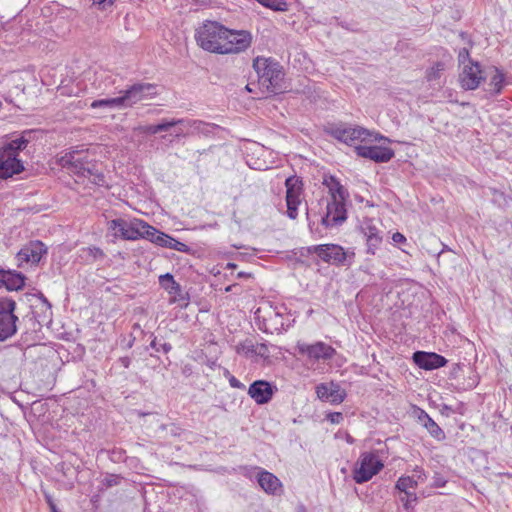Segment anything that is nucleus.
Instances as JSON below:
<instances>
[{
	"label": "nucleus",
	"mask_w": 512,
	"mask_h": 512,
	"mask_svg": "<svg viewBox=\"0 0 512 512\" xmlns=\"http://www.w3.org/2000/svg\"><path fill=\"white\" fill-rule=\"evenodd\" d=\"M297 349L299 353L307 355L308 358L319 361V360H330L335 355V349L323 342H317L315 344L298 343Z\"/></svg>",
	"instance_id": "14"
},
{
	"label": "nucleus",
	"mask_w": 512,
	"mask_h": 512,
	"mask_svg": "<svg viewBox=\"0 0 512 512\" xmlns=\"http://www.w3.org/2000/svg\"><path fill=\"white\" fill-rule=\"evenodd\" d=\"M170 249H174L180 252H187L188 246L180 241H177L176 239L171 237V244L168 246Z\"/></svg>",
	"instance_id": "39"
},
{
	"label": "nucleus",
	"mask_w": 512,
	"mask_h": 512,
	"mask_svg": "<svg viewBox=\"0 0 512 512\" xmlns=\"http://www.w3.org/2000/svg\"><path fill=\"white\" fill-rule=\"evenodd\" d=\"M401 502L403 503V506L406 508V509H409L411 507V504L414 502L411 500V497H408V496H403L401 497Z\"/></svg>",
	"instance_id": "45"
},
{
	"label": "nucleus",
	"mask_w": 512,
	"mask_h": 512,
	"mask_svg": "<svg viewBox=\"0 0 512 512\" xmlns=\"http://www.w3.org/2000/svg\"><path fill=\"white\" fill-rule=\"evenodd\" d=\"M326 214L322 217V224L326 227L342 224L346 218V200H331L327 203Z\"/></svg>",
	"instance_id": "15"
},
{
	"label": "nucleus",
	"mask_w": 512,
	"mask_h": 512,
	"mask_svg": "<svg viewBox=\"0 0 512 512\" xmlns=\"http://www.w3.org/2000/svg\"><path fill=\"white\" fill-rule=\"evenodd\" d=\"M251 44L252 35L249 31L226 28L223 46H221L219 54H239L246 51Z\"/></svg>",
	"instance_id": "10"
},
{
	"label": "nucleus",
	"mask_w": 512,
	"mask_h": 512,
	"mask_svg": "<svg viewBox=\"0 0 512 512\" xmlns=\"http://www.w3.org/2000/svg\"><path fill=\"white\" fill-rule=\"evenodd\" d=\"M29 140L22 135L0 147V180L8 179L24 171L19 153L23 151Z\"/></svg>",
	"instance_id": "3"
},
{
	"label": "nucleus",
	"mask_w": 512,
	"mask_h": 512,
	"mask_svg": "<svg viewBox=\"0 0 512 512\" xmlns=\"http://www.w3.org/2000/svg\"><path fill=\"white\" fill-rule=\"evenodd\" d=\"M157 95L156 85L151 83H136L121 92L123 108H130L137 103L151 100Z\"/></svg>",
	"instance_id": "11"
},
{
	"label": "nucleus",
	"mask_w": 512,
	"mask_h": 512,
	"mask_svg": "<svg viewBox=\"0 0 512 512\" xmlns=\"http://www.w3.org/2000/svg\"><path fill=\"white\" fill-rule=\"evenodd\" d=\"M145 238L162 247L168 248L171 244V237L165 233L159 232L154 227H152L151 232L149 231Z\"/></svg>",
	"instance_id": "31"
},
{
	"label": "nucleus",
	"mask_w": 512,
	"mask_h": 512,
	"mask_svg": "<svg viewBox=\"0 0 512 512\" xmlns=\"http://www.w3.org/2000/svg\"><path fill=\"white\" fill-rule=\"evenodd\" d=\"M159 284L160 286L168 292L171 296L170 302H184L187 304L188 297L187 294L183 292L179 283L174 280V277L170 273H166L159 276Z\"/></svg>",
	"instance_id": "20"
},
{
	"label": "nucleus",
	"mask_w": 512,
	"mask_h": 512,
	"mask_svg": "<svg viewBox=\"0 0 512 512\" xmlns=\"http://www.w3.org/2000/svg\"><path fill=\"white\" fill-rule=\"evenodd\" d=\"M485 71L481 69L478 62H469L462 67L459 75L461 87L466 90H475L485 79Z\"/></svg>",
	"instance_id": "12"
},
{
	"label": "nucleus",
	"mask_w": 512,
	"mask_h": 512,
	"mask_svg": "<svg viewBox=\"0 0 512 512\" xmlns=\"http://www.w3.org/2000/svg\"><path fill=\"white\" fill-rule=\"evenodd\" d=\"M194 122H197L198 125L196 127H185L182 125H176L174 126V132L173 135L175 138H185L191 134L201 132L203 130V127L207 126L206 123L199 121V120H193Z\"/></svg>",
	"instance_id": "28"
},
{
	"label": "nucleus",
	"mask_w": 512,
	"mask_h": 512,
	"mask_svg": "<svg viewBox=\"0 0 512 512\" xmlns=\"http://www.w3.org/2000/svg\"><path fill=\"white\" fill-rule=\"evenodd\" d=\"M248 394L257 404H265L272 398L273 387L267 381L258 380L250 385Z\"/></svg>",
	"instance_id": "22"
},
{
	"label": "nucleus",
	"mask_w": 512,
	"mask_h": 512,
	"mask_svg": "<svg viewBox=\"0 0 512 512\" xmlns=\"http://www.w3.org/2000/svg\"><path fill=\"white\" fill-rule=\"evenodd\" d=\"M106 480H107L108 486H112V485H116L117 484V481H116V479L113 476H111L110 478H108Z\"/></svg>",
	"instance_id": "51"
},
{
	"label": "nucleus",
	"mask_w": 512,
	"mask_h": 512,
	"mask_svg": "<svg viewBox=\"0 0 512 512\" xmlns=\"http://www.w3.org/2000/svg\"><path fill=\"white\" fill-rule=\"evenodd\" d=\"M90 106L93 109H96V108L124 109L121 95L118 97H114V98L94 100Z\"/></svg>",
	"instance_id": "29"
},
{
	"label": "nucleus",
	"mask_w": 512,
	"mask_h": 512,
	"mask_svg": "<svg viewBox=\"0 0 512 512\" xmlns=\"http://www.w3.org/2000/svg\"><path fill=\"white\" fill-rule=\"evenodd\" d=\"M150 347L153 348L156 352L163 351L164 353H169L172 349V346L169 343L158 345L156 338L151 341Z\"/></svg>",
	"instance_id": "38"
},
{
	"label": "nucleus",
	"mask_w": 512,
	"mask_h": 512,
	"mask_svg": "<svg viewBox=\"0 0 512 512\" xmlns=\"http://www.w3.org/2000/svg\"><path fill=\"white\" fill-rule=\"evenodd\" d=\"M383 467V463L375 454L369 452L362 453L355 464L353 479L359 484L367 482L380 472Z\"/></svg>",
	"instance_id": "8"
},
{
	"label": "nucleus",
	"mask_w": 512,
	"mask_h": 512,
	"mask_svg": "<svg viewBox=\"0 0 512 512\" xmlns=\"http://www.w3.org/2000/svg\"><path fill=\"white\" fill-rule=\"evenodd\" d=\"M323 184L328 188L331 200L342 201L349 197L347 189L334 176H325Z\"/></svg>",
	"instance_id": "25"
},
{
	"label": "nucleus",
	"mask_w": 512,
	"mask_h": 512,
	"mask_svg": "<svg viewBox=\"0 0 512 512\" xmlns=\"http://www.w3.org/2000/svg\"><path fill=\"white\" fill-rule=\"evenodd\" d=\"M254 355L268 358L269 357V348L265 343L255 344Z\"/></svg>",
	"instance_id": "36"
},
{
	"label": "nucleus",
	"mask_w": 512,
	"mask_h": 512,
	"mask_svg": "<svg viewBox=\"0 0 512 512\" xmlns=\"http://www.w3.org/2000/svg\"><path fill=\"white\" fill-rule=\"evenodd\" d=\"M226 27L215 21H207L197 29L195 38L197 44L211 53H220L223 46Z\"/></svg>",
	"instance_id": "4"
},
{
	"label": "nucleus",
	"mask_w": 512,
	"mask_h": 512,
	"mask_svg": "<svg viewBox=\"0 0 512 512\" xmlns=\"http://www.w3.org/2000/svg\"><path fill=\"white\" fill-rule=\"evenodd\" d=\"M93 1H94V3L102 5L103 8L112 5L114 2V0H93Z\"/></svg>",
	"instance_id": "47"
},
{
	"label": "nucleus",
	"mask_w": 512,
	"mask_h": 512,
	"mask_svg": "<svg viewBox=\"0 0 512 512\" xmlns=\"http://www.w3.org/2000/svg\"><path fill=\"white\" fill-rule=\"evenodd\" d=\"M287 188L286 191V203H287V215L291 219H296L298 216L297 209L300 204V186L299 180L295 177H289L285 181Z\"/></svg>",
	"instance_id": "17"
},
{
	"label": "nucleus",
	"mask_w": 512,
	"mask_h": 512,
	"mask_svg": "<svg viewBox=\"0 0 512 512\" xmlns=\"http://www.w3.org/2000/svg\"><path fill=\"white\" fill-rule=\"evenodd\" d=\"M46 253L47 248L41 241H31L17 253L18 266L37 264Z\"/></svg>",
	"instance_id": "13"
},
{
	"label": "nucleus",
	"mask_w": 512,
	"mask_h": 512,
	"mask_svg": "<svg viewBox=\"0 0 512 512\" xmlns=\"http://www.w3.org/2000/svg\"><path fill=\"white\" fill-rule=\"evenodd\" d=\"M137 130L142 132V133L151 134V135L159 133L158 124H156V125L139 126L137 128Z\"/></svg>",
	"instance_id": "40"
},
{
	"label": "nucleus",
	"mask_w": 512,
	"mask_h": 512,
	"mask_svg": "<svg viewBox=\"0 0 512 512\" xmlns=\"http://www.w3.org/2000/svg\"><path fill=\"white\" fill-rule=\"evenodd\" d=\"M257 481L268 494H276L282 486L280 480L274 474L262 469L257 473Z\"/></svg>",
	"instance_id": "24"
},
{
	"label": "nucleus",
	"mask_w": 512,
	"mask_h": 512,
	"mask_svg": "<svg viewBox=\"0 0 512 512\" xmlns=\"http://www.w3.org/2000/svg\"><path fill=\"white\" fill-rule=\"evenodd\" d=\"M176 125H182L185 127H193V126L196 127V125H198V123L194 122L190 119H171V120L164 119L158 124L159 132L169 131Z\"/></svg>",
	"instance_id": "30"
},
{
	"label": "nucleus",
	"mask_w": 512,
	"mask_h": 512,
	"mask_svg": "<svg viewBox=\"0 0 512 512\" xmlns=\"http://www.w3.org/2000/svg\"><path fill=\"white\" fill-rule=\"evenodd\" d=\"M301 511H302V512H305V510H304L303 508L301 509Z\"/></svg>",
	"instance_id": "52"
},
{
	"label": "nucleus",
	"mask_w": 512,
	"mask_h": 512,
	"mask_svg": "<svg viewBox=\"0 0 512 512\" xmlns=\"http://www.w3.org/2000/svg\"><path fill=\"white\" fill-rule=\"evenodd\" d=\"M328 133L335 139L347 144L354 145L357 141L365 142L378 139H384L374 132L362 127H352L346 124H339L331 127Z\"/></svg>",
	"instance_id": "7"
},
{
	"label": "nucleus",
	"mask_w": 512,
	"mask_h": 512,
	"mask_svg": "<svg viewBox=\"0 0 512 512\" xmlns=\"http://www.w3.org/2000/svg\"><path fill=\"white\" fill-rule=\"evenodd\" d=\"M261 5L274 11H286L287 3L285 0H257Z\"/></svg>",
	"instance_id": "35"
},
{
	"label": "nucleus",
	"mask_w": 512,
	"mask_h": 512,
	"mask_svg": "<svg viewBox=\"0 0 512 512\" xmlns=\"http://www.w3.org/2000/svg\"><path fill=\"white\" fill-rule=\"evenodd\" d=\"M485 78L489 77L487 92L491 95L499 94L504 86V74L496 67H491L485 71Z\"/></svg>",
	"instance_id": "26"
},
{
	"label": "nucleus",
	"mask_w": 512,
	"mask_h": 512,
	"mask_svg": "<svg viewBox=\"0 0 512 512\" xmlns=\"http://www.w3.org/2000/svg\"><path fill=\"white\" fill-rule=\"evenodd\" d=\"M45 499L51 509V512H58L57 507L54 504L53 499L49 494H45Z\"/></svg>",
	"instance_id": "44"
},
{
	"label": "nucleus",
	"mask_w": 512,
	"mask_h": 512,
	"mask_svg": "<svg viewBox=\"0 0 512 512\" xmlns=\"http://www.w3.org/2000/svg\"><path fill=\"white\" fill-rule=\"evenodd\" d=\"M430 418L431 417L424 410H419L418 420L422 425Z\"/></svg>",
	"instance_id": "42"
},
{
	"label": "nucleus",
	"mask_w": 512,
	"mask_h": 512,
	"mask_svg": "<svg viewBox=\"0 0 512 512\" xmlns=\"http://www.w3.org/2000/svg\"><path fill=\"white\" fill-rule=\"evenodd\" d=\"M392 240L395 242V243H403L406 241V238L403 234H401L400 232H396L392 235Z\"/></svg>",
	"instance_id": "43"
},
{
	"label": "nucleus",
	"mask_w": 512,
	"mask_h": 512,
	"mask_svg": "<svg viewBox=\"0 0 512 512\" xmlns=\"http://www.w3.org/2000/svg\"><path fill=\"white\" fill-rule=\"evenodd\" d=\"M414 362L422 369L433 370L443 367L447 360L436 353L417 351L413 354Z\"/></svg>",
	"instance_id": "21"
},
{
	"label": "nucleus",
	"mask_w": 512,
	"mask_h": 512,
	"mask_svg": "<svg viewBox=\"0 0 512 512\" xmlns=\"http://www.w3.org/2000/svg\"><path fill=\"white\" fill-rule=\"evenodd\" d=\"M360 229L366 238L367 253L374 255L382 242L381 231L371 219L364 220Z\"/></svg>",
	"instance_id": "18"
},
{
	"label": "nucleus",
	"mask_w": 512,
	"mask_h": 512,
	"mask_svg": "<svg viewBox=\"0 0 512 512\" xmlns=\"http://www.w3.org/2000/svg\"><path fill=\"white\" fill-rule=\"evenodd\" d=\"M309 251L316 254L322 261L336 266L351 265L355 256L352 250H345L337 244L315 245Z\"/></svg>",
	"instance_id": "6"
},
{
	"label": "nucleus",
	"mask_w": 512,
	"mask_h": 512,
	"mask_svg": "<svg viewBox=\"0 0 512 512\" xmlns=\"http://www.w3.org/2000/svg\"><path fill=\"white\" fill-rule=\"evenodd\" d=\"M89 150L73 149L61 155L57 163L69 173L78 177L88 178L91 183L102 185L104 175L98 169L97 162L91 157Z\"/></svg>",
	"instance_id": "1"
},
{
	"label": "nucleus",
	"mask_w": 512,
	"mask_h": 512,
	"mask_svg": "<svg viewBox=\"0 0 512 512\" xmlns=\"http://www.w3.org/2000/svg\"><path fill=\"white\" fill-rule=\"evenodd\" d=\"M445 483H446V481L443 478L438 477L434 481V486L435 487H443L445 485Z\"/></svg>",
	"instance_id": "49"
},
{
	"label": "nucleus",
	"mask_w": 512,
	"mask_h": 512,
	"mask_svg": "<svg viewBox=\"0 0 512 512\" xmlns=\"http://www.w3.org/2000/svg\"><path fill=\"white\" fill-rule=\"evenodd\" d=\"M423 427L426 428L428 433L433 438H435L437 440H443L445 438V434H444L443 430L438 426V424L432 418L427 420L424 423Z\"/></svg>",
	"instance_id": "32"
},
{
	"label": "nucleus",
	"mask_w": 512,
	"mask_h": 512,
	"mask_svg": "<svg viewBox=\"0 0 512 512\" xmlns=\"http://www.w3.org/2000/svg\"><path fill=\"white\" fill-rule=\"evenodd\" d=\"M24 281L25 276L19 272L0 270V286L4 285L7 290L22 289Z\"/></svg>",
	"instance_id": "23"
},
{
	"label": "nucleus",
	"mask_w": 512,
	"mask_h": 512,
	"mask_svg": "<svg viewBox=\"0 0 512 512\" xmlns=\"http://www.w3.org/2000/svg\"><path fill=\"white\" fill-rule=\"evenodd\" d=\"M316 393L319 399L333 404H339L344 401L346 393L339 384L334 382L321 383L316 387Z\"/></svg>",
	"instance_id": "19"
},
{
	"label": "nucleus",
	"mask_w": 512,
	"mask_h": 512,
	"mask_svg": "<svg viewBox=\"0 0 512 512\" xmlns=\"http://www.w3.org/2000/svg\"><path fill=\"white\" fill-rule=\"evenodd\" d=\"M16 302L10 298H0V342L17 332L18 317L14 314Z\"/></svg>",
	"instance_id": "9"
},
{
	"label": "nucleus",
	"mask_w": 512,
	"mask_h": 512,
	"mask_svg": "<svg viewBox=\"0 0 512 512\" xmlns=\"http://www.w3.org/2000/svg\"><path fill=\"white\" fill-rule=\"evenodd\" d=\"M414 473H415V474H414V476H413V477H416V478H417V479H416L417 481H420V482H424V481H425V479H426V474H425V472H424L421 468L416 467V469L414 470Z\"/></svg>",
	"instance_id": "41"
},
{
	"label": "nucleus",
	"mask_w": 512,
	"mask_h": 512,
	"mask_svg": "<svg viewBox=\"0 0 512 512\" xmlns=\"http://www.w3.org/2000/svg\"><path fill=\"white\" fill-rule=\"evenodd\" d=\"M253 68L257 73L259 84L267 92L278 94L285 88L283 86V67L275 59L257 56L253 60Z\"/></svg>",
	"instance_id": "2"
},
{
	"label": "nucleus",
	"mask_w": 512,
	"mask_h": 512,
	"mask_svg": "<svg viewBox=\"0 0 512 512\" xmlns=\"http://www.w3.org/2000/svg\"><path fill=\"white\" fill-rule=\"evenodd\" d=\"M458 62L461 67H463L465 64H468L469 62H474L469 57V51L467 48H463L458 53Z\"/></svg>",
	"instance_id": "37"
},
{
	"label": "nucleus",
	"mask_w": 512,
	"mask_h": 512,
	"mask_svg": "<svg viewBox=\"0 0 512 512\" xmlns=\"http://www.w3.org/2000/svg\"><path fill=\"white\" fill-rule=\"evenodd\" d=\"M331 417V422L332 423H338L340 419H342V414L341 413H333L330 415Z\"/></svg>",
	"instance_id": "48"
},
{
	"label": "nucleus",
	"mask_w": 512,
	"mask_h": 512,
	"mask_svg": "<svg viewBox=\"0 0 512 512\" xmlns=\"http://www.w3.org/2000/svg\"><path fill=\"white\" fill-rule=\"evenodd\" d=\"M119 363L124 367V368H128L131 364V359L127 356L125 357H121L119 359Z\"/></svg>",
	"instance_id": "46"
},
{
	"label": "nucleus",
	"mask_w": 512,
	"mask_h": 512,
	"mask_svg": "<svg viewBox=\"0 0 512 512\" xmlns=\"http://www.w3.org/2000/svg\"><path fill=\"white\" fill-rule=\"evenodd\" d=\"M418 486V481L414 477L402 476L396 482V489L403 492L406 496L411 497L412 501H417V495L414 490Z\"/></svg>",
	"instance_id": "27"
},
{
	"label": "nucleus",
	"mask_w": 512,
	"mask_h": 512,
	"mask_svg": "<svg viewBox=\"0 0 512 512\" xmlns=\"http://www.w3.org/2000/svg\"><path fill=\"white\" fill-rule=\"evenodd\" d=\"M444 70H445V64L443 62H437L427 71V73H426L427 80L429 82L439 80L441 78Z\"/></svg>",
	"instance_id": "33"
},
{
	"label": "nucleus",
	"mask_w": 512,
	"mask_h": 512,
	"mask_svg": "<svg viewBox=\"0 0 512 512\" xmlns=\"http://www.w3.org/2000/svg\"><path fill=\"white\" fill-rule=\"evenodd\" d=\"M109 229L114 231L115 236L126 240H137L146 237L149 231L151 232L152 226L136 218L132 220L117 218L109 222Z\"/></svg>",
	"instance_id": "5"
},
{
	"label": "nucleus",
	"mask_w": 512,
	"mask_h": 512,
	"mask_svg": "<svg viewBox=\"0 0 512 512\" xmlns=\"http://www.w3.org/2000/svg\"><path fill=\"white\" fill-rule=\"evenodd\" d=\"M255 344L251 340H245L236 346V352L246 357L254 356Z\"/></svg>",
	"instance_id": "34"
},
{
	"label": "nucleus",
	"mask_w": 512,
	"mask_h": 512,
	"mask_svg": "<svg viewBox=\"0 0 512 512\" xmlns=\"http://www.w3.org/2000/svg\"><path fill=\"white\" fill-rule=\"evenodd\" d=\"M230 384L232 387H236V388L241 387V383L235 377H232L230 379Z\"/></svg>",
	"instance_id": "50"
},
{
	"label": "nucleus",
	"mask_w": 512,
	"mask_h": 512,
	"mask_svg": "<svg viewBox=\"0 0 512 512\" xmlns=\"http://www.w3.org/2000/svg\"><path fill=\"white\" fill-rule=\"evenodd\" d=\"M358 156L373 160L377 163H385L394 157V151L389 147L358 145L355 147Z\"/></svg>",
	"instance_id": "16"
}]
</instances>
